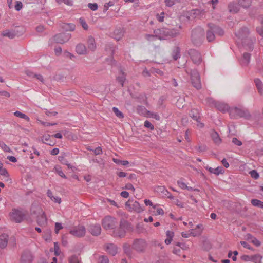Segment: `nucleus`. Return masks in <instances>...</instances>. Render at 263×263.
Returning a JSON list of instances; mask_svg holds the SVG:
<instances>
[{"instance_id":"35","label":"nucleus","mask_w":263,"mask_h":263,"mask_svg":"<svg viewBox=\"0 0 263 263\" xmlns=\"http://www.w3.org/2000/svg\"><path fill=\"white\" fill-rule=\"evenodd\" d=\"M88 48L94 51L96 49V46L95 44V41L93 37L89 36L88 40Z\"/></svg>"},{"instance_id":"58","label":"nucleus","mask_w":263,"mask_h":263,"mask_svg":"<svg viewBox=\"0 0 263 263\" xmlns=\"http://www.w3.org/2000/svg\"><path fill=\"white\" fill-rule=\"evenodd\" d=\"M178 0H165V4L168 7H172Z\"/></svg>"},{"instance_id":"51","label":"nucleus","mask_w":263,"mask_h":263,"mask_svg":"<svg viewBox=\"0 0 263 263\" xmlns=\"http://www.w3.org/2000/svg\"><path fill=\"white\" fill-rule=\"evenodd\" d=\"M144 125L145 127L149 128L151 130H154V125L148 120L144 122Z\"/></svg>"},{"instance_id":"34","label":"nucleus","mask_w":263,"mask_h":263,"mask_svg":"<svg viewBox=\"0 0 263 263\" xmlns=\"http://www.w3.org/2000/svg\"><path fill=\"white\" fill-rule=\"evenodd\" d=\"M239 6L244 8H249L252 3V0H237Z\"/></svg>"},{"instance_id":"40","label":"nucleus","mask_w":263,"mask_h":263,"mask_svg":"<svg viewBox=\"0 0 263 263\" xmlns=\"http://www.w3.org/2000/svg\"><path fill=\"white\" fill-rule=\"evenodd\" d=\"M262 256L258 254L251 256V261L257 263L258 261L259 263H261V259Z\"/></svg>"},{"instance_id":"42","label":"nucleus","mask_w":263,"mask_h":263,"mask_svg":"<svg viewBox=\"0 0 263 263\" xmlns=\"http://www.w3.org/2000/svg\"><path fill=\"white\" fill-rule=\"evenodd\" d=\"M206 103L208 105H209L210 107L214 106L215 107L216 105V104L217 102L215 101L213 98H207L205 99Z\"/></svg>"},{"instance_id":"56","label":"nucleus","mask_w":263,"mask_h":263,"mask_svg":"<svg viewBox=\"0 0 263 263\" xmlns=\"http://www.w3.org/2000/svg\"><path fill=\"white\" fill-rule=\"evenodd\" d=\"M0 174L2 176H5V177H9V173H8L7 170L5 168L0 169Z\"/></svg>"},{"instance_id":"57","label":"nucleus","mask_w":263,"mask_h":263,"mask_svg":"<svg viewBox=\"0 0 263 263\" xmlns=\"http://www.w3.org/2000/svg\"><path fill=\"white\" fill-rule=\"evenodd\" d=\"M241 245L245 248L248 249L250 250H254L252 247H251L247 242L244 241H241L240 242Z\"/></svg>"},{"instance_id":"22","label":"nucleus","mask_w":263,"mask_h":263,"mask_svg":"<svg viewBox=\"0 0 263 263\" xmlns=\"http://www.w3.org/2000/svg\"><path fill=\"white\" fill-rule=\"evenodd\" d=\"M52 139V136L49 135H44L42 137V141L49 146H53L55 144V142L53 139Z\"/></svg>"},{"instance_id":"1","label":"nucleus","mask_w":263,"mask_h":263,"mask_svg":"<svg viewBox=\"0 0 263 263\" xmlns=\"http://www.w3.org/2000/svg\"><path fill=\"white\" fill-rule=\"evenodd\" d=\"M208 29L206 30V36L208 42H213L215 39V34L219 36L224 35L223 30L218 26L213 23H209L207 24Z\"/></svg>"},{"instance_id":"47","label":"nucleus","mask_w":263,"mask_h":263,"mask_svg":"<svg viewBox=\"0 0 263 263\" xmlns=\"http://www.w3.org/2000/svg\"><path fill=\"white\" fill-rule=\"evenodd\" d=\"M249 174L250 175L251 177L254 179H257L259 177V174L255 170L250 171Z\"/></svg>"},{"instance_id":"45","label":"nucleus","mask_w":263,"mask_h":263,"mask_svg":"<svg viewBox=\"0 0 263 263\" xmlns=\"http://www.w3.org/2000/svg\"><path fill=\"white\" fill-rule=\"evenodd\" d=\"M55 2L59 4L64 3L66 5L70 6L73 5V2L71 0H55Z\"/></svg>"},{"instance_id":"4","label":"nucleus","mask_w":263,"mask_h":263,"mask_svg":"<svg viewBox=\"0 0 263 263\" xmlns=\"http://www.w3.org/2000/svg\"><path fill=\"white\" fill-rule=\"evenodd\" d=\"M205 32L204 29L200 27H197L192 30L191 33V41L196 46H200L203 42Z\"/></svg>"},{"instance_id":"16","label":"nucleus","mask_w":263,"mask_h":263,"mask_svg":"<svg viewBox=\"0 0 263 263\" xmlns=\"http://www.w3.org/2000/svg\"><path fill=\"white\" fill-rule=\"evenodd\" d=\"M250 32L249 29L247 27H242L236 33V35L238 37L241 41L243 40L247 39L249 37Z\"/></svg>"},{"instance_id":"63","label":"nucleus","mask_w":263,"mask_h":263,"mask_svg":"<svg viewBox=\"0 0 263 263\" xmlns=\"http://www.w3.org/2000/svg\"><path fill=\"white\" fill-rule=\"evenodd\" d=\"M251 242L254 244L256 247H259L261 245V242L259 241L257 238H253V239L251 240Z\"/></svg>"},{"instance_id":"41","label":"nucleus","mask_w":263,"mask_h":263,"mask_svg":"<svg viewBox=\"0 0 263 263\" xmlns=\"http://www.w3.org/2000/svg\"><path fill=\"white\" fill-rule=\"evenodd\" d=\"M14 115L16 117H20V118L24 119L27 121H29V120H30L29 118L27 115H26L25 114H23L19 111H16L14 113Z\"/></svg>"},{"instance_id":"21","label":"nucleus","mask_w":263,"mask_h":263,"mask_svg":"<svg viewBox=\"0 0 263 263\" xmlns=\"http://www.w3.org/2000/svg\"><path fill=\"white\" fill-rule=\"evenodd\" d=\"M9 236L7 234L3 233L0 235V248L4 249L8 244Z\"/></svg>"},{"instance_id":"18","label":"nucleus","mask_w":263,"mask_h":263,"mask_svg":"<svg viewBox=\"0 0 263 263\" xmlns=\"http://www.w3.org/2000/svg\"><path fill=\"white\" fill-rule=\"evenodd\" d=\"M215 107L217 110L222 112H226L227 111L230 112V110L231 109L228 104L220 102H217Z\"/></svg>"},{"instance_id":"32","label":"nucleus","mask_w":263,"mask_h":263,"mask_svg":"<svg viewBox=\"0 0 263 263\" xmlns=\"http://www.w3.org/2000/svg\"><path fill=\"white\" fill-rule=\"evenodd\" d=\"M62 27L66 31H72L75 29L76 26L72 23H64Z\"/></svg>"},{"instance_id":"31","label":"nucleus","mask_w":263,"mask_h":263,"mask_svg":"<svg viewBox=\"0 0 263 263\" xmlns=\"http://www.w3.org/2000/svg\"><path fill=\"white\" fill-rule=\"evenodd\" d=\"M254 82L256 85V87L260 95L263 93V84L262 82L258 78L254 79Z\"/></svg>"},{"instance_id":"46","label":"nucleus","mask_w":263,"mask_h":263,"mask_svg":"<svg viewBox=\"0 0 263 263\" xmlns=\"http://www.w3.org/2000/svg\"><path fill=\"white\" fill-rule=\"evenodd\" d=\"M69 263H79L78 256L76 255H73L69 258Z\"/></svg>"},{"instance_id":"13","label":"nucleus","mask_w":263,"mask_h":263,"mask_svg":"<svg viewBox=\"0 0 263 263\" xmlns=\"http://www.w3.org/2000/svg\"><path fill=\"white\" fill-rule=\"evenodd\" d=\"M255 41V38L249 37L242 41L241 43L246 50L252 51L253 49V45Z\"/></svg>"},{"instance_id":"52","label":"nucleus","mask_w":263,"mask_h":263,"mask_svg":"<svg viewBox=\"0 0 263 263\" xmlns=\"http://www.w3.org/2000/svg\"><path fill=\"white\" fill-rule=\"evenodd\" d=\"M88 7L92 11H95L97 10L98 7L97 3H89L88 4Z\"/></svg>"},{"instance_id":"5","label":"nucleus","mask_w":263,"mask_h":263,"mask_svg":"<svg viewBox=\"0 0 263 263\" xmlns=\"http://www.w3.org/2000/svg\"><path fill=\"white\" fill-rule=\"evenodd\" d=\"M230 116L232 119L243 118L246 120L251 119L252 117L248 109L244 107H237L231 108L230 110Z\"/></svg>"},{"instance_id":"8","label":"nucleus","mask_w":263,"mask_h":263,"mask_svg":"<svg viewBox=\"0 0 263 263\" xmlns=\"http://www.w3.org/2000/svg\"><path fill=\"white\" fill-rule=\"evenodd\" d=\"M27 215V212L14 209L10 213V216L11 220L17 223L21 222L25 218Z\"/></svg>"},{"instance_id":"36","label":"nucleus","mask_w":263,"mask_h":263,"mask_svg":"<svg viewBox=\"0 0 263 263\" xmlns=\"http://www.w3.org/2000/svg\"><path fill=\"white\" fill-rule=\"evenodd\" d=\"M190 116L194 120L198 121L199 119V114L198 111L195 109H192L190 112Z\"/></svg>"},{"instance_id":"12","label":"nucleus","mask_w":263,"mask_h":263,"mask_svg":"<svg viewBox=\"0 0 263 263\" xmlns=\"http://www.w3.org/2000/svg\"><path fill=\"white\" fill-rule=\"evenodd\" d=\"M85 232L86 230L84 226L75 227L69 232L71 235L78 237L84 236L85 234Z\"/></svg>"},{"instance_id":"49","label":"nucleus","mask_w":263,"mask_h":263,"mask_svg":"<svg viewBox=\"0 0 263 263\" xmlns=\"http://www.w3.org/2000/svg\"><path fill=\"white\" fill-rule=\"evenodd\" d=\"M54 252L55 256H59L60 254V248L57 242L54 243Z\"/></svg>"},{"instance_id":"48","label":"nucleus","mask_w":263,"mask_h":263,"mask_svg":"<svg viewBox=\"0 0 263 263\" xmlns=\"http://www.w3.org/2000/svg\"><path fill=\"white\" fill-rule=\"evenodd\" d=\"M79 22L84 30H88V25L84 18L81 17L79 19Z\"/></svg>"},{"instance_id":"6","label":"nucleus","mask_w":263,"mask_h":263,"mask_svg":"<svg viewBox=\"0 0 263 263\" xmlns=\"http://www.w3.org/2000/svg\"><path fill=\"white\" fill-rule=\"evenodd\" d=\"M185 68L186 73L190 76L192 85L197 89H201V83L200 76L198 71L195 69H192L187 66H186Z\"/></svg>"},{"instance_id":"27","label":"nucleus","mask_w":263,"mask_h":263,"mask_svg":"<svg viewBox=\"0 0 263 263\" xmlns=\"http://www.w3.org/2000/svg\"><path fill=\"white\" fill-rule=\"evenodd\" d=\"M228 9L230 12L236 13L239 11V7L236 3L231 2L228 5Z\"/></svg>"},{"instance_id":"59","label":"nucleus","mask_w":263,"mask_h":263,"mask_svg":"<svg viewBox=\"0 0 263 263\" xmlns=\"http://www.w3.org/2000/svg\"><path fill=\"white\" fill-rule=\"evenodd\" d=\"M164 13L162 12L160 15H159L158 14L156 15V18L157 20L160 22H162L164 21Z\"/></svg>"},{"instance_id":"62","label":"nucleus","mask_w":263,"mask_h":263,"mask_svg":"<svg viewBox=\"0 0 263 263\" xmlns=\"http://www.w3.org/2000/svg\"><path fill=\"white\" fill-rule=\"evenodd\" d=\"M177 184L179 185V186L182 189H185L186 188H187V185L185 183L182 182L181 180H178L177 181Z\"/></svg>"},{"instance_id":"55","label":"nucleus","mask_w":263,"mask_h":263,"mask_svg":"<svg viewBox=\"0 0 263 263\" xmlns=\"http://www.w3.org/2000/svg\"><path fill=\"white\" fill-rule=\"evenodd\" d=\"M114 5V3L112 1L105 3L104 6V11H106L109 7L112 6Z\"/></svg>"},{"instance_id":"28","label":"nucleus","mask_w":263,"mask_h":263,"mask_svg":"<svg viewBox=\"0 0 263 263\" xmlns=\"http://www.w3.org/2000/svg\"><path fill=\"white\" fill-rule=\"evenodd\" d=\"M36 217L37 223L39 226H42L46 223L47 218L44 213Z\"/></svg>"},{"instance_id":"33","label":"nucleus","mask_w":263,"mask_h":263,"mask_svg":"<svg viewBox=\"0 0 263 263\" xmlns=\"http://www.w3.org/2000/svg\"><path fill=\"white\" fill-rule=\"evenodd\" d=\"M251 54L247 52H245L243 54L242 58L241 61V64L244 65H247L250 59Z\"/></svg>"},{"instance_id":"61","label":"nucleus","mask_w":263,"mask_h":263,"mask_svg":"<svg viewBox=\"0 0 263 263\" xmlns=\"http://www.w3.org/2000/svg\"><path fill=\"white\" fill-rule=\"evenodd\" d=\"M23 7V4L21 2L17 1L15 5V8L17 11H20Z\"/></svg>"},{"instance_id":"15","label":"nucleus","mask_w":263,"mask_h":263,"mask_svg":"<svg viewBox=\"0 0 263 263\" xmlns=\"http://www.w3.org/2000/svg\"><path fill=\"white\" fill-rule=\"evenodd\" d=\"M33 260V256L28 250L24 251L21 257V263H31Z\"/></svg>"},{"instance_id":"64","label":"nucleus","mask_w":263,"mask_h":263,"mask_svg":"<svg viewBox=\"0 0 263 263\" xmlns=\"http://www.w3.org/2000/svg\"><path fill=\"white\" fill-rule=\"evenodd\" d=\"M257 32L263 37V25L261 27H257L256 28Z\"/></svg>"},{"instance_id":"53","label":"nucleus","mask_w":263,"mask_h":263,"mask_svg":"<svg viewBox=\"0 0 263 263\" xmlns=\"http://www.w3.org/2000/svg\"><path fill=\"white\" fill-rule=\"evenodd\" d=\"M109 260L107 256H102L99 258V263H108Z\"/></svg>"},{"instance_id":"50","label":"nucleus","mask_w":263,"mask_h":263,"mask_svg":"<svg viewBox=\"0 0 263 263\" xmlns=\"http://www.w3.org/2000/svg\"><path fill=\"white\" fill-rule=\"evenodd\" d=\"M55 170V171L57 173V174L60 176L61 177L63 178H66V176H65V175L63 173V172H62V171L61 170L60 167H58V166H55L54 167Z\"/></svg>"},{"instance_id":"10","label":"nucleus","mask_w":263,"mask_h":263,"mask_svg":"<svg viewBox=\"0 0 263 263\" xmlns=\"http://www.w3.org/2000/svg\"><path fill=\"white\" fill-rule=\"evenodd\" d=\"M146 241L142 239H137L134 240L133 244V248L137 252H143L146 247Z\"/></svg>"},{"instance_id":"25","label":"nucleus","mask_w":263,"mask_h":263,"mask_svg":"<svg viewBox=\"0 0 263 263\" xmlns=\"http://www.w3.org/2000/svg\"><path fill=\"white\" fill-rule=\"evenodd\" d=\"M206 170H208L210 173L214 174L216 175H219V174H222L224 173V171L223 167L221 166H218L216 168H213L211 167L207 166L206 167Z\"/></svg>"},{"instance_id":"11","label":"nucleus","mask_w":263,"mask_h":263,"mask_svg":"<svg viewBox=\"0 0 263 263\" xmlns=\"http://www.w3.org/2000/svg\"><path fill=\"white\" fill-rule=\"evenodd\" d=\"M70 37L71 35L70 34L66 33H61L54 35L53 39L54 41L57 43L64 44V43L69 41Z\"/></svg>"},{"instance_id":"26","label":"nucleus","mask_w":263,"mask_h":263,"mask_svg":"<svg viewBox=\"0 0 263 263\" xmlns=\"http://www.w3.org/2000/svg\"><path fill=\"white\" fill-rule=\"evenodd\" d=\"M106 250L110 255L115 256L117 253V247L112 243H110L107 245Z\"/></svg>"},{"instance_id":"17","label":"nucleus","mask_w":263,"mask_h":263,"mask_svg":"<svg viewBox=\"0 0 263 263\" xmlns=\"http://www.w3.org/2000/svg\"><path fill=\"white\" fill-rule=\"evenodd\" d=\"M88 231L92 235L98 236L101 232V226L99 224L90 225Z\"/></svg>"},{"instance_id":"43","label":"nucleus","mask_w":263,"mask_h":263,"mask_svg":"<svg viewBox=\"0 0 263 263\" xmlns=\"http://www.w3.org/2000/svg\"><path fill=\"white\" fill-rule=\"evenodd\" d=\"M122 75L121 76H119L117 77V81L121 84L122 87L124 86V83L125 80V73L121 70Z\"/></svg>"},{"instance_id":"54","label":"nucleus","mask_w":263,"mask_h":263,"mask_svg":"<svg viewBox=\"0 0 263 263\" xmlns=\"http://www.w3.org/2000/svg\"><path fill=\"white\" fill-rule=\"evenodd\" d=\"M63 229V226L61 223L56 222L55 223V233L58 234L60 230Z\"/></svg>"},{"instance_id":"19","label":"nucleus","mask_w":263,"mask_h":263,"mask_svg":"<svg viewBox=\"0 0 263 263\" xmlns=\"http://www.w3.org/2000/svg\"><path fill=\"white\" fill-rule=\"evenodd\" d=\"M124 30L123 28H119L116 29L113 32V37L117 41L120 40L124 35Z\"/></svg>"},{"instance_id":"29","label":"nucleus","mask_w":263,"mask_h":263,"mask_svg":"<svg viewBox=\"0 0 263 263\" xmlns=\"http://www.w3.org/2000/svg\"><path fill=\"white\" fill-rule=\"evenodd\" d=\"M155 191L164 196H167L170 193L164 186H158L155 189Z\"/></svg>"},{"instance_id":"9","label":"nucleus","mask_w":263,"mask_h":263,"mask_svg":"<svg viewBox=\"0 0 263 263\" xmlns=\"http://www.w3.org/2000/svg\"><path fill=\"white\" fill-rule=\"evenodd\" d=\"M188 53L194 64L199 65L202 61V58L200 52L194 49H190Z\"/></svg>"},{"instance_id":"2","label":"nucleus","mask_w":263,"mask_h":263,"mask_svg":"<svg viewBox=\"0 0 263 263\" xmlns=\"http://www.w3.org/2000/svg\"><path fill=\"white\" fill-rule=\"evenodd\" d=\"M156 38L160 40H164L167 37H175L179 34V31L175 29L162 28L154 30Z\"/></svg>"},{"instance_id":"39","label":"nucleus","mask_w":263,"mask_h":263,"mask_svg":"<svg viewBox=\"0 0 263 263\" xmlns=\"http://www.w3.org/2000/svg\"><path fill=\"white\" fill-rule=\"evenodd\" d=\"M251 204L254 206L263 209V202L256 199H253L251 200Z\"/></svg>"},{"instance_id":"38","label":"nucleus","mask_w":263,"mask_h":263,"mask_svg":"<svg viewBox=\"0 0 263 263\" xmlns=\"http://www.w3.org/2000/svg\"><path fill=\"white\" fill-rule=\"evenodd\" d=\"M180 49L179 47H176L172 53V57L174 60H177L180 58Z\"/></svg>"},{"instance_id":"60","label":"nucleus","mask_w":263,"mask_h":263,"mask_svg":"<svg viewBox=\"0 0 263 263\" xmlns=\"http://www.w3.org/2000/svg\"><path fill=\"white\" fill-rule=\"evenodd\" d=\"M232 142L233 144L237 146H241L242 145V142L238 140L236 138H233Z\"/></svg>"},{"instance_id":"24","label":"nucleus","mask_w":263,"mask_h":263,"mask_svg":"<svg viewBox=\"0 0 263 263\" xmlns=\"http://www.w3.org/2000/svg\"><path fill=\"white\" fill-rule=\"evenodd\" d=\"M202 224H198L195 229L191 230L190 234L194 237L200 235L202 233Z\"/></svg>"},{"instance_id":"3","label":"nucleus","mask_w":263,"mask_h":263,"mask_svg":"<svg viewBox=\"0 0 263 263\" xmlns=\"http://www.w3.org/2000/svg\"><path fill=\"white\" fill-rule=\"evenodd\" d=\"M132 229L131 224L128 221L122 218L120 221L119 227L115 228L113 231L112 235L114 237L123 238L125 236L126 233Z\"/></svg>"},{"instance_id":"37","label":"nucleus","mask_w":263,"mask_h":263,"mask_svg":"<svg viewBox=\"0 0 263 263\" xmlns=\"http://www.w3.org/2000/svg\"><path fill=\"white\" fill-rule=\"evenodd\" d=\"M132 209L137 213H140L143 211L139 202L136 201L133 203Z\"/></svg>"},{"instance_id":"44","label":"nucleus","mask_w":263,"mask_h":263,"mask_svg":"<svg viewBox=\"0 0 263 263\" xmlns=\"http://www.w3.org/2000/svg\"><path fill=\"white\" fill-rule=\"evenodd\" d=\"M112 111L115 114L116 116L119 118H123L124 117L123 114L120 111L117 107H114L112 108Z\"/></svg>"},{"instance_id":"30","label":"nucleus","mask_w":263,"mask_h":263,"mask_svg":"<svg viewBox=\"0 0 263 263\" xmlns=\"http://www.w3.org/2000/svg\"><path fill=\"white\" fill-rule=\"evenodd\" d=\"M16 34H17L15 31L9 30H5L2 33V35L3 36H7L10 39L14 38Z\"/></svg>"},{"instance_id":"14","label":"nucleus","mask_w":263,"mask_h":263,"mask_svg":"<svg viewBox=\"0 0 263 263\" xmlns=\"http://www.w3.org/2000/svg\"><path fill=\"white\" fill-rule=\"evenodd\" d=\"M44 213L41 206L37 203L34 202L32 204L30 208V213L32 216H37Z\"/></svg>"},{"instance_id":"20","label":"nucleus","mask_w":263,"mask_h":263,"mask_svg":"<svg viewBox=\"0 0 263 263\" xmlns=\"http://www.w3.org/2000/svg\"><path fill=\"white\" fill-rule=\"evenodd\" d=\"M210 136L212 140L216 144L218 145L221 143V139H220L219 135L217 132L214 130H212L210 132Z\"/></svg>"},{"instance_id":"7","label":"nucleus","mask_w":263,"mask_h":263,"mask_svg":"<svg viewBox=\"0 0 263 263\" xmlns=\"http://www.w3.org/2000/svg\"><path fill=\"white\" fill-rule=\"evenodd\" d=\"M117 224V220L109 216L105 217L102 221V226L106 230L114 229V230Z\"/></svg>"},{"instance_id":"23","label":"nucleus","mask_w":263,"mask_h":263,"mask_svg":"<svg viewBox=\"0 0 263 263\" xmlns=\"http://www.w3.org/2000/svg\"><path fill=\"white\" fill-rule=\"evenodd\" d=\"M76 51L77 53L80 55L87 54V49L86 46L81 43L78 44L76 47Z\"/></svg>"}]
</instances>
